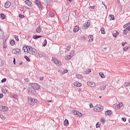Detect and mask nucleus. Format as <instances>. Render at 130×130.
I'll use <instances>...</instances> for the list:
<instances>
[{
	"mask_svg": "<svg viewBox=\"0 0 130 130\" xmlns=\"http://www.w3.org/2000/svg\"><path fill=\"white\" fill-rule=\"evenodd\" d=\"M20 49H14L12 50V53H13V54H17V53L20 52Z\"/></svg>",
	"mask_w": 130,
	"mask_h": 130,
	"instance_id": "obj_13",
	"label": "nucleus"
},
{
	"mask_svg": "<svg viewBox=\"0 0 130 130\" xmlns=\"http://www.w3.org/2000/svg\"><path fill=\"white\" fill-rule=\"evenodd\" d=\"M99 75L102 78V79H104V78H105V75H104V74H103V73L100 72L99 73Z\"/></svg>",
	"mask_w": 130,
	"mask_h": 130,
	"instance_id": "obj_31",
	"label": "nucleus"
},
{
	"mask_svg": "<svg viewBox=\"0 0 130 130\" xmlns=\"http://www.w3.org/2000/svg\"><path fill=\"white\" fill-rule=\"evenodd\" d=\"M88 38H89L88 42H89L90 43H91V42H93L94 39H93V36L92 35H89V36L88 37Z\"/></svg>",
	"mask_w": 130,
	"mask_h": 130,
	"instance_id": "obj_16",
	"label": "nucleus"
},
{
	"mask_svg": "<svg viewBox=\"0 0 130 130\" xmlns=\"http://www.w3.org/2000/svg\"><path fill=\"white\" fill-rule=\"evenodd\" d=\"M10 7H11V2H6L5 5V7L6 9H8V8H10Z\"/></svg>",
	"mask_w": 130,
	"mask_h": 130,
	"instance_id": "obj_15",
	"label": "nucleus"
},
{
	"mask_svg": "<svg viewBox=\"0 0 130 130\" xmlns=\"http://www.w3.org/2000/svg\"><path fill=\"white\" fill-rule=\"evenodd\" d=\"M0 38L2 40H5V32L2 30V28H0Z\"/></svg>",
	"mask_w": 130,
	"mask_h": 130,
	"instance_id": "obj_10",
	"label": "nucleus"
},
{
	"mask_svg": "<svg viewBox=\"0 0 130 130\" xmlns=\"http://www.w3.org/2000/svg\"><path fill=\"white\" fill-rule=\"evenodd\" d=\"M85 73L86 75L88 74H90V73H91V69H88V70L86 71Z\"/></svg>",
	"mask_w": 130,
	"mask_h": 130,
	"instance_id": "obj_46",
	"label": "nucleus"
},
{
	"mask_svg": "<svg viewBox=\"0 0 130 130\" xmlns=\"http://www.w3.org/2000/svg\"><path fill=\"white\" fill-rule=\"evenodd\" d=\"M102 4H103V5H104V7H105V8H106V9H107V5H106L105 4V2H102Z\"/></svg>",
	"mask_w": 130,
	"mask_h": 130,
	"instance_id": "obj_50",
	"label": "nucleus"
},
{
	"mask_svg": "<svg viewBox=\"0 0 130 130\" xmlns=\"http://www.w3.org/2000/svg\"><path fill=\"white\" fill-rule=\"evenodd\" d=\"M89 9H91L92 10H94V9H95V6H89Z\"/></svg>",
	"mask_w": 130,
	"mask_h": 130,
	"instance_id": "obj_53",
	"label": "nucleus"
},
{
	"mask_svg": "<svg viewBox=\"0 0 130 130\" xmlns=\"http://www.w3.org/2000/svg\"><path fill=\"white\" fill-rule=\"evenodd\" d=\"M35 3L38 6V8H39V9H42V5L41 4V3H40V1L39 0H36Z\"/></svg>",
	"mask_w": 130,
	"mask_h": 130,
	"instance_id": "obj_8",
	"label": "nucleus"
},
{
	"mask_svg": "<svg viewBox=\"0 0 130 130\" xmlns=\"http://www.w3.org/2000/svg\"><path fill=\"white\" fill-rule=\"evenodd\" d=\"M25 4L27 5L28 7H32V2L29 0H26L25 1Z\"/></svg>",
	"mask_w": 130,
	"mask_h": 130,
	"instance_id": "obj_14",
	"label": "nucleus"
},
{
	"mask_svg": "<svg viewBox=\"0 0 130 130\" xmlns=\"http://www.w3.org/2000/svg\"><path fill=\"white\" fill-rule=\"evenodd\" d=\"M79 30H80V27H79L78 26H75V27L73 29V32L74 33H76V32H78V31H79Z\"/></svg>",
	"mask_w": 130,
	"mask_h": 130,
	"instance_id": "obj_17",
	"label": "nucleus"
},
{
	"mask_svg": "<svg viewBox=\"0 0 130 130\" xmlns=\"http://www.w3.org/2000/svg\"><path fill=\"white\" fill-rule=\"evenodd\" d=\"M95 109H96L97 112H100L103 110V107L99 105V106L95 107Z\"/></svg>",
	"mask_w": 130,
	"mask_h": 130,
	"instance_id": "obj_6",
	"label": "nucleus"
},
{
	"mask_svg": "<svg viewBox=\"0 0 130 130\" xmlns=\"http://www.w3.org/2000/svg\"><path fill=\"white\" fill-rule=\"evenodd\" d=\"M73 113L74 114V115H75V116H76L77 117H82V116H83V114H82L81 113H80V112L78 111H73Z\"/></svg>",
	"mask_w": 130,
	"mask_h": 130,
	"instance_id": "obj_5",
	"label": "nucleus"
},
{
	"mask_svg": "<svg viewBox=\"0 0 130 130\" xmlns=\"http://www.w3.org/2000/svg\"><path fill=\"white\" fill-rule=\"evenodd\" d=\"M82 40H86V38L85 37H82L81 38Z\"/></svg>",
	"mask_w": 130,
	"mask_h": 130,
	"instance_id": "obj_61",
	"label": "nucleus"
},
{
	"mask_svg": "<svg viewBox=\"0 0 130 130\" xmlns=\"http://www.w3.org/2000/svg\"><path fill=\"white\" fill-rule=\"evenodd\" d=\"M19 18H21V19H23V18L25 17V16H24L23 14H19Z\"/></svg>",
	"mask_w": 130,
	"mask_h": 130,
	"instance_id": "obj_47",
	"label": "nucleus"
},
{
	"mask_svg": "<svg viewBox=\"0 0 130 130\" xmlns=\"http://www.w3.org/2000/svg\"><path fill=\"white\" fill-rule=\"evenodd\" d=\"M1 90L3 92V93H4V94H7V93H8V89H7V88H2Z\"/></svg>",
	"mask_w": 130,
	"mask_h": 130,
	"instance_id": "obj_21",
	"label": "nucleus"
},
{
	"mask_svg": "<svg viewBox=\"0 0 130 130\" xmlns=\"http://www.w3.org/2000/svg\"><path fill=\"white\" fill-rule=\"evenodd\" d=\"M41 37H42L41 36L34 35L32 38L34 39H38V38H41Z\"/></svg>",
	"mask_w": 130,
	"mask_h": 130,
	"instance_id": "obj_24",
	"label": "nucleus"
},
{
	"mask_svg": "<svg viewBox=\"0 0 130 130\" xmlns=\"http://www.w3.org/2000/svg\"><path fill=\"white\" fill-rule=\"evenodd\" d=\"M0 110L4 112L8 111L9 110V108L6 106H0Z\"/></svg>",
	"mask_w": 130,
	"mask_h": 130,
	"instance_id": "obj_9",
	"label": "nucleus"
},
{
	"mask_svg": "<svg viewBox=\"0 0 130 130\" xmlns=\"http://www.w3.org/2000/svg\"><path fill=\"white\" fill-rule=\"evenodd\" d=\"M2 83H6L7 82V78H4L1 80Z\"/></svg>",
	"mask_w": 130,
	"mask_h": 130,
	"instance_id": "obj_43",
	"label": "nucleus"
},
{
	"mask_svg": "<svg viewBox=\"0 0 130 130\" xmlns=\"http://www.w3.org/2000/svg\"><path fill=\"white\" fill-rule=\"evenodd\" d=\"M37 103V100L36 99H34L33 98L28 97V103L29 105H35L36 103Z\"/></svg>",
	"mask_w": 130,
	"mask_h": 130,
	"instance_id": "obj_1",
	"label": "nucleus"
},
{
	"mask_svg": "<svg viewBox=\"0 0 130 130\" xmlns=\"http://www.w3.org/2000/svg\"><path fill=\"white\" fill-rule=\"evenodd\" d=\"M129 48V47H128V46L125 47L123 48V50L124 51H126V50H127V49H128Z\"/></svg>",
	"mask_w": 130,
	"mask_h": 130,
	"instance_id": "obj_45",
	"label": "nucleus"
},
{
	"mask_svg": "<svg viewBox=\"0 0 130 130\" xmlns=\"http://www.w3.org/2000/svg\"><path fill=\"white\" fill-rule=\"evenodd\" d=\"M69 55L71 56V57H73V56L75 55V51H71Z\"/></svg>",
	"mask_w": 130,
	"mask_h": 130,
	"instance_id": "obj_32",
	"label": "nucleus"
},
{
	"mask_svg": "<svg viewBox=\"0 0 130 130\" xmlns=\"http://www.w3.org/2000/svg\"><path fill=\"white\" fill-rule=\"evenodd\" d=\"M23 50H24V52H27L28 51V46H26L24 45V47H23L22 48Z\"/></svg>",
	"mask_w": 130,
	"mask_h": 130,
	"instance_id": "obj_25",
	"label": "nucleus"
},
{
	"mask_svg": "<svg viewBox=\"0 0 130 130\" xmlns=\"http://www.w3.org/2000/svg\"><path fill=\"white\" fill-rule=\"evenodd\" d=\"M24 58L27 61H30V58L27 56H24Z\"/></svg>",
	"mask_w": 130,
	"mask_h": 130,
	"instance_id": "obj_42",
	"label": "nucleus"
},
{
	"mask_svg": "<svg viewBox=\"0 0 130 130\" xmlns=\"http://www.w3.org/2000/svg\"><path fill=\"white\" fill-rule=\"evenodd\" d=\"M52 61L53 62H54V63L57 64V66H60V64H61V62L58 61V60H57V59L56 58L52 57Z\"/></svg>",
	"mask_w": 130,
	"mask_h": 130,
	"instance_id": "obj_7",
	"label": "nucleus"
},
{
	"mask_svg": "<svg viewBox=\"0 0 130 130\" xmlns=\"http://www.w3.org/2000/svg\"><path fill=\"white\" fill-rule=\"evenodd\" d=\"M105 121H106V120H105V119H104V118H102L101 119V122H102V123L105 122Z\"/></svg>",
	"mask_w": 130,
	"mask_h": 130,
	"instance_id": "obj_51",
	"label": "nucleus"
},
{
	"mask_svg": "<svg viewBox=\"0 0 130 130\" xmlns=\"http://www.w3.org/2000/svg\"><path fill=\"white\" fill-rule=\"evenodd\" d=\"M28 48L29 49V53H30V54H32V55H34V54H35V51H36V49L32 48L30 46H28Z\"/></svg>",
	"mask_w": 130,
	"mask_h": 130,
	"instance_id": "obj_4",
	"label": "nucleus"
},
{
	"mask_svg": "<svg viewBox=\"0 0 130 130\" xmlns=\"http://www.w3.org/2000/svg\"><path fill=\"white\" fill-rule=\"evenodd\" d=\"M30 93L32 95H36V89H33L31 88Z\"/></svg>",
	"mask_w": 130,
	"mask_h": 130,
	"instance_id": "obj_20",
	"label": "nucleus"
},
{
	"mask_svg": "<svg viewBox=\"0 0 130 130\" xmlns=\"http://www.w3.org/2000/svg\"><path fill=\"white\" fill-rule=\"evenodd\" d=\"M1 18L2 20H5V19H6V15H5L4 13H1Z\"/></svg>",
	"mask_w": 130,
	"mask_h": 130,
	"instance_id": "obj_29",
	"label": "nucleus"
},
{
	"mask_svg": "<svg viewBox=\"0 0 130 130\" xmlns=\"http://www.w3.org/2000/svg\"><path fill=\"white\" fill-rule=\"evenodd\" d=\"M76 78H77V79H79V80H81L83 79V76L81 75H77L76 76Z\"/></svg>",
	"mask_w": 130,
	"mask_h": 130,
	"instance_id": "obj_28",
	"label": "nucleus"
},
{
	"mask_svg": "<svg viewBox=\"0 0 130 130\" xmlns=\"http://www.w3.org/2000/svg\"><path fill=\"white\" fill-rule=\"evenodd\" d=\"M89 27H90V22L87 21L83 24L82 29H83V30H86V29H88Z\"/></svg>",
	"mask_w": 130,
	"mask_h": 130,
	"instance_id": "obj_3",
	"label": "nucleus"
},
{
	"mask_svg": "<svg viewBox=\"0 0 130 130\" xmlns=\"http://www.w3.org/2000/svg\"><path fill=\"white\" fill-rule=\"evenodd\" d=\"M49 16H50V17H54V14L52 12H50Z\"/></svg>",
	"mask_w": 130,
	"mask_h": 130,
	"instance_id": "obj_44",
	"label": "nucleus"
},
{
	"mask_svg": "<svg viewBox=\"0 0 130 130\" xmlns=\"http://www.w3.org/2000/svg\"><path fill=\"white\" fill-rule=\"evenodd\" d=\"M125 44H127V43H126V42H122V46H124V45H125Z\"/></svg>",
	"mask_w": 130,
	"mask_h": 130,
	"instance_id": "obj_52",
	"label": "nucleus"
},
{
	"mask_svg": "<svg viewBox=\"0 0 130 130\" xmlns=\"http://www.w3.org/2000/svg\"><path fill=\"white\" fill-rule=\"evenodd\" d=\"M105 88H106V86H103L101 88V90H105Z\"/></svg>",
	"mask_w": 130,
	"mask_h": 130,
	"instance_id": "obj_55",
	"label": "nucleus"
},
{
	"mask_svg": "<svg viewBox=\"0 0 130 130\" xmlns=\"http://www.w3.org/2000/svg\"><path fill=\"white\" fill-rule=\"evenodd\" d=\"M93 104H92V103L90 104V108H93Z\"/></svg>",
	"mask_w": 130,
	"mask_h": 130,
	"instance_id": "obj_60",
	"label": "nucleus"
},
{
	"mask_svg": "<svg viewBox=\"0 0 130 130\" xmlns=\"http://www.w3.org/2000/svg\"><path fill=\"white\" fill-rule=\"evenodd\" d=\"M4 97V94L3 93H0V98H3Z\"/></svg>",
	"mask_w": 130,
	"mask_h": 130,
	"instance_id": "obj_59",
	"label": "nucleus"
},
{
	"mask_svg": "<svg viewBox=\"0 0 130 130\" xmlns=\"http://www.w3.org/2000/svg\"><path fill=\"white\" fill-rule=\"evenodd\" d=\"M15 43H16V42L14 40H11L10 41V44H11L12 45H15Z\"/></svg>",
	"mask_w": 130,
	"mask_h": 130,
	"instance_id": "obj_39",
	"label": "nucleus"
},
{
	"mask_svg": "<svg viewBox=\"0 0 130 130\" xmlns=\"http://www.w3.org/2000/svg\"><path fill=\"white\" fill-rule=\"evenodd\" d=\"M47 44V41L46 40H45L43 43V46H46V45Z\"/></svg>",
	"mask_w": 130,
	"mask_h": 130,
	"instance_id": "obj_36",
	"label": "nucleus"
},
{
	"mask_svg": "<svg viewBox=\"0 0 130 130\" xmlns=\"http://www.w3.org/2000/svg\"><path fill=\"white\" fill-rule=\"evenodd\" d=\"M130 86V82L124 83V87H128Z\"/></svg>",
	"mask_w": 130,
	"mask_h": 130,
	"instance_id": "obj_34",
	"label": "nucleus"
},
{
	"mask_svg": "<svg viewBox=\"0 0 130 130\" xmlns=\"http://www.w3.org/2000/svg\"><path fill=\"white\" fill-rule=\"evenodd\" d=\"M129 30H130V27H128H128H127L125 29H124L123 34L124 35H126V34H127V31H129Z\"/></svg>",
	"mask_w": 130,
	"mask_h": 130,
	"instance_id": "obj_18",
	"label": "nucleus"
},
{
	"mask_svg": "<svg viewBox=\"0 0 130 130\" xmlns=\"http://www.w3.org/2000/svg\"><path fill=\"white\" fill-rule=\"evenodd\" d=\"M67 50L68 51H69V50H70V47H67V48H66Z\"/></svg>",
	"mask_w": 130,
	"mask_h": 130,
	"instance_id": "obj_64",
	"label": "nucleus"
},
{
	"mask_svg": "<svg viewBox=\"0 0 130 130\" xmlns=\"http://www.w3.org/2000/svg\"><path fill=\"white\" fill-rule=\"evenodd\" d=\"M87 84L88 85V86H89L90 87H94V86L95 85V82H91L90 81H88L87 82Z\"/></svg>",
	"mask_w": 130,
	"mask_h": 130,
	"instance_id": "obj_12",
	"label": "nucleus"
},
{
	"mask_svg": "<svg viewBox=\"0 0 130 130\" xmlns=\"http://www.w3.org/2000/svg\"><path fill=\"white\" fill-rule=\"evenodd\" d=\"M122 106H123V104L122 103H120L118 105H117L116 107H115V109H116L117 110H119V109H120L121 108V107H122Z\"/></svg>",
	"mask_w": 130,
	"mask_h": 130,
	"instance_id": "obj_11",
	"label": "nucleus"
},
{
	"mask_svg": "<svg viewBox=\"0 0 130 130\" xmlns=\"http://www.w3.org/2000/svg\"><path fill=\"white\" fill-rule=\"evenodd\" d=\"M101 31L102 34H105V29L103 27L101 28Z\"/></svg>",
	"mask_w": 130,
	"mask_h": 130,
	"instance_id": "obj_33",
	"label": "nucleus"
},
{
	"mask_svg": "<svg viewBox=\"0 0 130 130\" xmlns=\"http://www.w3.org/2000/svg\"><path fill=\"white\" fill-rule=\"evenodd\" d=\"M15 38L16 41H19V38H18V36L16 37V36H15Z\"/></svg>",
	"mask_w": 130,
	"mask_h": 130,
	"instance_id": "obj_56",
	"label": "nucleus"
},
{
	"mask_svg": "<svg viewBox=\"0 0 130 130\" xmlns=\"http://www.w3.org/2000/svg\"><path fill=\"white\" fill-rule=\"evenodd\" d=\"M71 58H72V57L71 56H70V55H68L65 57V59L66 60H70L71 59Z\"/></svg>",
	"mask_w": 130,
	"mask_h": 130,
	"instance_id": "obj_27",
	"label": "nucleus"
},
{
	"mask_svg": "<svg viewBox=\"0 0 130 130\" xmlns=\"http://www.w3.org/2000/svg\"><path fill=\"white\" fill-rule=\"evenodd\" d=\"M24 81H25V82H29V78H25V79H24Z\"/></svg>",
	"mask_w": 130,
	"mask_h": 130,
	"instance_id": "obj_58",
	"label": "nucleus"
},
{
	"mask_svg": "<svg viewBox=\"0 0 130 130\" xmlns=\"http://www.w3.org/2000/svg\"><path fill=\"white\" fill-rule=\"evenodd\" d=\"M64 124L65 126H69V120H68V119H65L64 121Z\"/></svg>",
	"mask_w": 130,
	"mask_h": 130,
	"instance_id": "obj_23",
	"label": "nucleus"
},
{
	"mask_svg": "<svg viewBox=\"0 0 130 130\" xmlns=\"http://www.w3.org/2000/svg\"><path fill=\"white\" fill-rule=\"evenodd\" d=\"M4 64H5V62L2 60V62H0V66H4Z\"/></svg>",
	"mask_w": 130,
	"mask_h": 130,
	"instance_id": "obj_49",
	"label": "nucleus"
},
{
	"mask_svg": "<svg viewBox=\"0 0 130 130\" xmlns=\"http://www.w3.org/2000/svg\"><path fill=\"white\" fill-rule=\"evenodd\" d=\"M31 88L32 89L35 90H39V89H40V86L38 85L37 83H32L30 85Z\"/></svg>",
	"mask_w": 130,
	"mask_h": 130,
	"instance_id": "obj_2",
	"label": "nucleus"
},
{
	"mask_svg": "<svg viewBox=\"0 0 130 130\" xmlns=\"http://www.w3.org/2000/svg\"><path fill=\"white\" fill-rule=\"evenodd\" d=\"M101 125V124L100 123V122H98L96 124V127L98 128V127H100V126Z\"/></svg>",
	"mask_w": 130,
	"mask_h": 130,
	"instance_id": "obj_37",
	"label": "nucleus"
},
{
	"mask_svg": "<svg viewBox=\"0 0 130 130\" xmlns=\"http://www.w3.org/2000/svg\"><path fill=\"white\" fill-rule=\"evenodd\" d=\"M58 73H60V74L61 75H62V71L61 70H59L58 71Z\"/></svg>",
	"mask_w": 130,
	"mask_h": 130,
	"instance_id": "obj_57",
	"label": "nucleus"
},
{
	"mask_svg": "<svg viewBox=\"0 0 130 130\" xmlns=\"http://www.w3.org/2000/svg\"><path fill=\"white\" fill-rule=\"evenodd\" d=\"M13 98H14L15 100L18 99V95L17 94H14L13 95Z\"/></svg>",
	"mask_w": 130,
	"mask_h": 130,
	"instance_id": "obj_41",
	"label": "nucleus"
},
{
	"mask_svg": "<svg viewBox=\"0 0 130 130\" xmlns=\"http://www.w3.org/2000/svg\"><path fill=\"white\" fill-rule=\"evenodd\" d=\"M117 36L116 34H114V35H113V37L116 38Z\"/></svg>",
	"mask_w": 130,
	"mask_h": 130,
	"instance_id": "obj_63",
	"label": "nucleus"
},
{
	"mask_svg": "<svg viewBox=\"0 0 130 130\" xmlns=\"http://www.w3.org/2000/svg\"><path fill=\"white\" fill-rule=\"evenodd\" d=\"M112 113L111 112V111H106V115H111Z\"/></svg>",
	"mask_w": 130,
	"mask_h": 130,
	"instance_id": "obj_30",
	"label": "nucleus"
},
{
	"mask_svg": "<svg viewBox=\"0 0 130 130\" xmlns=\"http://www.w3.org/2000/svg\"><path fill=\"white\" fill-rule=\"evenodd\" d=\"M43 79H44L43 77H42L40 78V81H43Z\"/></svg>",
	"mask_w": 130,
	"mask_h": 130,
	"instance_id": "obj_62",
	"label": "nucleus"
},
{
	"mask_svg": "<svg viewBox=\"0 0 130 130\" xmlns=\"http://www.w3.org/2000/svg\"><path fill=\"white\" fill-rule=\"evenodd\" d=\"M74 86H76V87H81L82 86V83L77 82V83H74Z\"/></svg>",
	"mask_w": 130,
	"mask_h": 130,
	"instance_id": "obj_22",
	"label": "nucleus"
},
{
	"mask_svg": "<svg viewBox=\"0 0 130 130\" xmlns=\"http://www.w3.org/2000/svg\"><path fill=\"white\" fill-rule=\"evenodd\" d=\"M68 72H69V71H68L67 69L64 70V71H62V74L64 75V74H67V73H68Z\"/></svg>",
	"mask_w": 130,
	"mask_h": 130,
	"instance_id": "obj_40",
	"label": "nucleus"
},
{
	"mask_svg": "<svg viewBox=\"0 0 130 130\" xmlns=\"http://www.w3.org/2000/svg\"><path fill=\"white\" fill-rule=\"evenodd\" d=\"M109 18L110 19V20H114V16H113V15H110Z\"/></svg>",
	"mask_w": 130,
	"mask_h": 130,
	"instance_id": "obj_35",
	"label": "nucleus"
},
{
	"mask_svg": "<svg viewBox=\"0 0 130 130\" xmlns=\"http://www.w3.org/2000/svg\"><path fill=\"white\" fill-rule=\"evenodd\" d=\"M0 117L2 119H5L6 118L5 117V116L3 115H0Z\"/></svg>",
	"mask_w": 130,
	"mask_h": 130,
	"instance_id": "obj_48",
	"label": "nucleus"
},
{
	"mask_svg": "<svg viewBox=\"0 0 130 130\" xmlns=\"http://www.w3.org/2000/svg\"><path fill=\"white\" fill-rule=\"evenodd\" d=\"M122 120H123V121H126V118L124 117V118H122Z\"/></svg>",
	"mask_w": 130,
	"mask_h": 130,
	"instance_id": "obj_54",
	"label": "nucleus"
},
{
	"mask_svg": "<svg viewBox=\"0 0 130 130\" xmlns=\"http://www.w3.org/2000/svg\"><path fill=\"white\" fill-rule=\"evenodd\" d=\"M128 26H130V23H127L123 25V28H126Z\"/></svg>",
	"mask_w": 130,
	"mask_h": 130,
	"instance_id": "obj_38",
	"label": "nucleus"
},
{
	"mask_svg": "<svg viewBox=\"0 0 130 130\" xmlns=\"http://www.w3.org/2000/svg\"><path fill=\"white\" fill-rule=\"evenodd\" d=\"M42 30V28H41V27L40 26H38V28L36 29V31L37 33H40Z\"/></svg>",
	"mask_w": 130,
	"mask_h": 130,
	"instance_id": "obj_19",
	"label": "nucleus"
},
{
	"mask_svg": "<svg viewBox=\"0 0 130 130\" xmlns=\"http://www.w3.org/2000/svg\"><path fill=\"white\" fill-rule=\"evenodd\" d=\"M7 41V39H5V40H3V46H4V48H7V46H6V42Z\"/></svg>",
	"mask_w": 130,
	"mask_h": 130,
	"instance_id": "obj_26",
	"label": "nucleus"
}]
</instances>
